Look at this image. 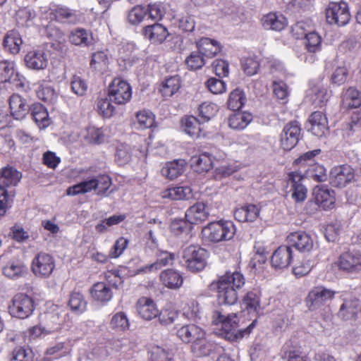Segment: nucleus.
I'll return each instance as SVG.
<instances>
[{
  "label": "nucleus",
  "mask_w": 361,
  "mask_h": 361,
  "mask_svg": "<svg viewBox=\"0 0 361 361\" xmlns=\"http://www.w3.org/2000/svg\"><path fill=\"white\" fill-rule=\"evenodd\" d=\"M245 100L246 98L243 92L237 88L230 93L228 99V106L233 111H238L243 106Z\"/></svg>",
  "instance_id": "5fc2aeb1"
},
{
  "label": "nucleus",
  "mask_w": 361,
  "mask_h": 361,
  "mask_svg": "<svg viewBox=\"0 0 361 361\" xmlns=\"http://www.w3.org/2000/svg\"><path fill=\"white\" fill-rule=\"evenodd\" d=\"M209 216L207 205L204 202H197L185 212V218L192 224L206 221Z\"/></svg>",
  "instance_id": "412c9836"
},
{
  "label": "nucleus",
  "mask_w": 361,
  "mask_h": 361,
  "mask_svg": "<svg viewBox=\"0 0 361 361\" xmlns=\"http://www.w3.org/2000/svg\"><path fill=\"white\" fill-rule=\"evenodd\" d=\"M303 176L300 173L294 171L288 174L287 180L288 188H290L291 197L296 202H303L307 197V188L302 183Z\"/></svg>",
  "instance_id": "9d476101"
},
{
  "label": "nucleus",
  "mask_w": 361,
  "mask_h": 361,
  "mask_svg": "<svg viewBox=\"0 0 361 361\" xmlns=\"http://www.w3.org/2000/svg\"><path fill=\"white\" fill-rule=\"evenodd\" d=\"M259 208L252 204H246L234 212L235 219L240 222H253L259 215Z\"/></svg>",
  "instance_id": "393cba45"
},
{
  "label": "nucleus",
  "mask_w": 361,
  "mask_h": 361,
  "mask_svg": "<svg viewBox=\"0 0 361 361\" xmlns=\"http://www.w3.org/2000/svg\"><path fill=\"white\" fill-rule=\"evenodd\" d=\"M184 130L191 137H198L200 136L202 121L195 116H188L182 121Z\"/></svg>",
  "instance_id": "c03bdc74"
},
{
  "label": "nucleus",
  "mask_w": 361,
  "mask_h": 361,
  "mask_svg": "<svg viewBox=\"0 0 361 361\" xmlns=\"http://www.w3.org/2000/svg\"><path fill=\"white\" fill-rule=\"evenodd\" d=\"M26 66L32 70H44L48 65V56L44 49H36L28 51L25 56Z\"/></svg>",
  "instance_id": "2eb2a0df"
},
{
  "label": "nucleus",
  "mask_w": 361,
  "mask_h": 361,
  "mask_svg": "<svg viewBox=\"0 0 361 361\" xmlns=\"http://www.w3.org/2000/svg\"><path fill=\"white\" fill-rule=\"evenodd\" d=\"M91 40L90 33L83 28L75 29L69 35L70 42L77 46L87 47L91 43Z\"/></svg>",
  "instance_id": "37998d69"
},
{
  "label": "nucleus",
  "mask_w": 361,
  "mask_h": 361,
  "mask_svg": "<svg viewBox=\"0 0 361 361\" xmlns=\"http://www.w3.org/2000/svg\"><path fill=\"white\" fill-rule=\"evenodd\" d=\"M180 87V80L178 75L166 78L161 84L160 92L165 97L173 96Z\"/></svg>",
  "instance_id": "a18cd8bd"
},
{
  "label": "nucleus",
  "mask_w": 361,
  "mask_h": 361,
  "mask_svg": "<svg viewBox=\"0 0 361 361\" xmlns=\"http://www.w3.org/2000/svg\"><path fill=\"white\" fill-rule=\"evenodd\" d=\"M165 196L176 200H188L193 197V192L188 186H178L169 188L167 190V195H165Z\"/></svg>",
  "instance_id": "09e8293b"
},
{
  "label": "nucleus",
  "mask_w": 361,
  "mask_h": 361,
  "mask_svg": "<svg viewBox=\"0 0 361 361\" xmlns=\"http://www.w3.org/2000/svg\"><path fill=\"white\" fill-rule=\"evenodd\" d=\"M111 102H112L110 99L106 97L98 98L97 100V111L105 118H110L115 111V108Z\"/></svg>",
  "instance_id": "e2e57ef3"
},
{
  "label": "nucleus",
  "mask_w": 361,
  "mask_h": 361,
  "mask_svg": "<svg viewBox=\"0 0 361 361\" xmlns=\"http://www.w3.org/2000/svg\"><path fill=\"white\" fill-rule=\"evenodd\" d=\"M360 310L358 300L345 301L341 306L339 314L345 319L354 318Z\"/></svg>",
  "instance_id": "8fccbe9b"
},
{
  "label": "nucleus",
  "mask_w": 361,
  "mask_h": 361,
  "mask_svg": "<svg viewBox=\"0 0 361 361\" xmlns=\"http://www.w3.org/2000/svg\"><path fill=\"white\" fill-rule=\"evenodd\" d=\"M341 102L345 108H357L361 105V92L353 87H349L343 90Z\"/></svg>",
  "instance_id": "7c9ffc66"
},
{
  "label": "nucleus",
  "mask_w": 361,
  "mask_h": 361,
  "mask_svg": "<svg viewBox=\"0 0 361 361\" xmlns=\"http://www.w3.org/2000/svg\"><path fill=\"white\" fill-rule=\"evenodd\" d=\"M326 21L338 26L345 25L350 20V14L345 2H331L326 9Z\"/></svg>",
  "instance_id": "423d86ee"
},
{
  "label": "nucleus",
  "mask_w": 361,
  "mask_h": 361,
  "mask_svg": "<svg viewBox=\"0 0 361 361\" xmlns=\"http://www.w3.org/2000/svg\"><path fill=\"white\" fill-rule=\"evenodd\" d=\"M316 204L324 209H330L335 203L334 192L326 186L317 185L313 190Z\"/></svg>",
  "instance_id": "6ab92c4d"
},
{
  "label": "nucleus",
  "mask_w": 361,
  "mask_h": 361,
  "mask_svg": "<svg viewBox=\"0 0 361 361\" xmlns=\"http://www.w3.org/2000/svg\"><path fill=\"white\" fill-rule=\"evenodd\" d=\"M130 323L127 314L118 312L113 314L109 322V327L116 332H124L129 329Z\"/></svg>",
  "instance_id": "79ce46f5"
},
{
  "label": "nucleus",
  "mask_w": 361,
  "mask_h": 361,
  "mask_svg": "<svg viewBox=\"0 0 361 361\" xmlns=\"http://www.w3.org/2000/svg\"><path fill=\"white\" fill-rule=\"evenodd\" d=\"M192 228V224L183 219H174L170 225V230L173 235L186 239L191 238Z\"/></svg>",
  "instance_id": "c9c22d12"
},
{
  "label": "nucleus",
  "mask_w": 361,
  "mask_h": 361,
  "mask_svg": "<svg viewBox=\"0 0 361 361\" xmlns=\"http://www.w3.org/2000/svg\"><path fill=\"white\" fill-rule=\"evenodd\" d=\"M147 15V10L142 6L133 7L128 15V20L132 25H137L141 23Z\"/></svg>",
  "instance_id": "69168bd1"
},
{
  "label": "nucleus",
  "mask_w": 361,
  "mask_h": 361,
  "mask_svg": "<svg viewBox=\"0 0 361 361\" xmlns=\"http://www.w3.org/2000/svg\"><path fill=\"white\" fill-rule=\"evenodd\" d=\"M339 269L347 273H357L361 271V254L359 252L343 253L338 259Z\"/></svg>",
  "instance_id": "4468645a"
},
{
  "label": "nucleus",
  "mask_w": 361,
  "mask_h": 361,
  "mask_svg": "<svg viewBox=\"0 0 361 361\" xmlns=\"http://www.w3.org/2000/svg\"><path fill=\"white\" fill-rule=\"evenodd\" d=\"M22 44L23 40L20 34L15 30L8 32L3 42L4 49L12 54L19 53Z\"/></svg>",
  "instance_id": "473e14b6"
},
{
  "label": "nucleus",
  "mask_w": 361,
  "mask_h": 361,
  "mask_svg": "<svg viewBox=\"0 0 361 361\" xmlns=\"http://www.w3.org/2000/svg\"><path fill=\"white\" fill-rule=\"evenodd\" d=\"M82 137L90 144H99L104 140V133L102 128L88 126L82 133Z\"/></svg>",
  "instance_id": "864d4df0"
},
{
  "label": "nucleus",
  "mask_w": 361,
  "mask_h": 361,
  "mask_svg": "<svg viewBox=\"0 0 361 361\" xmlns=\"http://www.w3.org/2000/svg\"><path fill=\"white\" fill-rule=\"evenodd\" d=\"M261 22L264 29L275 31L283 30L287 25L286 18L283 15L276 13H269L264 15L262 18Z\"/></svg>",
  "instance_id": "bb28decb"
},
{
  "label": "nucleus",
  "mask_w": 361,
  "mask_h": 361,
  "mask_svg": "<svg viewBox=\"0 0 361 361\" xmlns=\"http://www.w3.org/2000/svg\"><path fill=\"white\" fill-rule=\"evenodd\" d=\"M260 293L254 290L248 292L243 298V304L249 313H257L260 307Z\"/></svg>",
  "instance_id": "49530a36"
},
{
  "label": "nucleus",
  "mask_w": 361,
  "mask_h": 361,
  "mask_svg": "<svg viewBox=\"0 0 361 361\" xmlns=\"http://www.w3.org/2000/svg\"><path fill=\"white\" fill-rule=\"evenodd\" d=\"M9 107L11 114L16 120L23 118L30 109L26 100L17 94H14L10 97Z\"/></svg>",
  "instance_id": "4be33fe9"
},
{
  "label": "nucleus",
  "mask_w": 361,
  "mask_h": 361,
  "mask_svg": "<svg viewBox=\"0 0 361 361\" xmlns=\"http://www.w3.org/2000/svg\"><path fill=\"white\" fill-rule=\"evenodd\" d=\"M290 247H295L300 252H309L314 247V241L311 235L303 231L290 233L287 237Z\"/></svg>",
  "instance_id": "f8f14e48"
},
{
  "label": "nucleus",
  "mask_w": 361,
  "mask_h": 361,
  "mask_svg": "<svg viewBox=\"0 0 361 361\" xmlns=\"http://www.w3.org/2000/svg\"><path fill=\"white\" fill-rule=\"evenodd\" d=\"M68 305L73 312L82 313L86 309L87 302L82 295L78 292H73L70 295Z\"/></svg>",
  "instance_id": "052dcab7"
},
{
  "label": "nucleus",
  "mask_w": 361,
  "mask_h": 361,
  "mask_svg": "<svg viewBox=\"0 0 361 361\" xmlns=\"http://www.w3.org/2000/svg\"><path fill=\"white\" fill-rule=\"evenodd\" d=\"M12 317L24 319L28 318L35 310L33 299L25 293L15 295L8 307Z\"/></svg>",
  "instance_id": "7ed1b4c3"
},
{
  "label": "nucleus",
  "mask_w": 361,
  "mask_h": 361,
  "mask_svg": "<svg viewBox=\"0 0 361 361\" xmlns=\"http://www.w3.org/2000/svg\"><path fill=\"white\" fill-rule=\"evenodd\" d=\"M200 119L202 123L209 121L218 111V106L214 103L205 102L198 109Z\"/></svg>",
  "instance_id": "13d9d810"
},
{
  "label": "nucleus",
  "mask_w": 361,
  "mask_h": 361,
  "mask_svg": "<svg viewBox=\"0 0 361 361\" xmlns=\"http://www.w3.org/2000/svg\"><path fill=\"white\" fill-rule=\"evenodd\" d=\"M207 255L206 250L196 245H190L183 250V259L188 270L197 272L204 268Z\"/></svg>",
  "instance_id": "20e7f679"
},
{
  "label": "nucleus",
  "mask_w": 361,
  "mask_h": 361,
  "mask_svg": "<svg viewBox=\"0 0 361 361\" xmlns=\"http://www.w3.org/2000/svg\"><path fill=\"white\" fill-rule=\"evenodd\" d=\"M185 166V162L184 160H174L166 164L161 169V173L168 178L173 180L183 173Z\"/></svg>",
  "instance_id": "4c0bfd02"
},
{
  "label": "nucleus",
  "mask_w": 361,
  "mask_h": 361,
  "mask_svg": "<svg viewBox=\"0 0 361 361\" xmlns=\"http://www.w3.org/2000/svg\"><path fill=\"white\" fill-rule=\"evenodd\" d=\"M304 39L305 49L309 53L315 54L321 50L322 37L317 32L312 30Z\"/></svg>",
  "instance_id": "3c124183"
},
{
  "label": "nucleus",
  "mask_w": 361,
  "mask_h": 361,
  "mask_svg": "<svg viewBox=\"0 0 361 361\" xmlns=\"http://www.w3.org/2000/svg\"><path fill=\"white\" fill-rule=\"evenodd\" d=\"M149 361H173V355L169 350L154 346L150 350Z\"/></svg>",
  "instance_id": "0e129e2a"
},
{
  "label": "nucleus",
  "mask_w": 361,
  "mask_h": 361,
  "mask_svg": "<svg viewBox=\"0 0 361 361\" xmlns=\"http://www.w3.org/2000/svg\"><path fill=\"white\" fill-rule=\"evenodd\" d=\"M97 184L94 183V177L87 178L78 184L69 187L66 193L68 195H77L79 194H85L90 192L93 190H96Z\"/></svg>",
  "instance_id": "a19ab883"
},
{
  "label": "nucleus",
  "mask_w": 361,
  "mask_h": 361,
  "mask_svg": "<svg viewBox=\"0 0 361 361\" xmlns=\"http://www.w3.org/2000/svg\"><path fill=\"white\" fill-rule=\"evenodd\" d=\"M306 176L316 182H324L327 180L325 168L318 164H314L309 166L306 171Z\"/></svg>",
  "instance_id": "4d7b16f0"
},
{
  "label": "nucleus",
  "mask_w": 361,
  "mask_h": 361,
  "mask_svg": "<svg viewBox=\"0 0 361 361\" xmlns=\"http://www.w3.org/2000/svg\"><path fill=\"white\" fill-rule=\"evenodd\" d=\"M159 279L162 284L170 289H178L183 283V277L181 274L173 269L162 271Z\"/></svg>",
  "instance_id": "a878e982"
},
{
  "label": "nucleus",
  "mask_w": 361,
  "mask_h": 361,
  "mask_svg": "<svg viewBox=\"0 0 361 361\" xmlns=\"http://www.w3.org/2000/svg\"><path fill=\"white\" fill-rule=\"evenodd\" d=\"M336 291L324 286H316L308 293L307 305L310 310L313 311L331 301L334 298Z\"/></svg>",
  "instance_id": "0eeeda50"
},
{
  "label": "nucleus",
  "mask_w": 361,
  "mask_h": 361,
  "mask_svg": "<svg viewBox=\"0 0 361 361\" xmlns=\"http://www.w3.org/2000/svg\"><path fill=\"white\" fill-rule=\"evenodd\" d=\"M54 268V259L48 253L39 252L32 259L31 270L37 277H49L53 272Z\"/></svg>",
  "instance_id": "1a4fd4ad"
},
{
  "label": "nucleus",
  "mask_w": 361,
  "mask_h": 361,
  "mask_svg": "<svg viewBox=\"0 0 361 361\" xmlns=\"http://www.w3.org/2000/svg\"><path fill=\"white\" fill-rule=\"evenodd\" d=\"M252 115L246 112H236L230 116L228 126L235 130L244 129L252 121Z\"/></svg>",
  "instance_id": "ea45409f"
},
{
  "label": "nucleus",
  "mask_w": 361,
  "mask_h": 361,
  "mask_svg": "<svg viewBox=\"0 0 361 361\" xmlns=\"http://www.w3.org/2000/svg\"><path fill=\"white\" fill-rule=\"evenodd\" d=\"M273 92L276 97L284 102L289 96V88L282 80H274L272 83Z\"/></svg>",
  "instance_id": "774afa93"
},
{
  "label": "nucleus",
  "mask_w": 361,
  "mask_h": 361,
  "mask_svg": "<svg viewBox=\"0 0 361 361\" xmlns=\"http://www.w3.org/2000/svg\"><path fill=\"white\" fill-rule=\"evenodd\" d=\"M300 126L297 121L286 124L281 134V145L284 150L292 149L298 142Z\"/></svg>",
  "instance_id": "9b49d317"
},
{
  "label": "nucleus",
  "mask_w": 361,
  "mask_h": 361,
  "mask_svg": "<svg viewBox=\"0 0 361 361\" xmlns=\"http://www.w3.org/2000/svg\"><path fill=\"white\" fill-rule=\"evenodd\" d=\"M109 97L112 102L118 105L128 103L132 97L130 84L121 78H116L109 86Z\"/></svg>",
  "instance_id": "39448f33"
},
{
  "label": "nucleus",
  "mask_w": 361,
  "mask_h": 361,
  "mask_svg": "<svg viewBox=\"0 0 361 361\" xmlns=\"http://www.w3.org/2000/svg\"><path fill=\"white\" fill-rule=\"evenodd\" d=\"M36 93L39 99L49 104L55 103L58 98V92L53 85L46 80H42L38 82Z\"/></svg>",
  "instance_id": "cd10ccee"
},
{
  "label": "nucleus",
  "mask_w": 361,
  "mask_h": 361,
  "mask_svg": "<svg viewBox=\"0 0 361 361\" xmlns=\"http://www.w3.org/2000/svg\"><path fill=\"white\" fill-rule=\"evenodd\" d=\"M190 165L195 171L201 173L207 172L212 169V161L209 154L203 153L192 157Z\"/></svg>",
  "instance_id": "e433bc0d"
},
{
  "label": "nucleus",
  "mask_w": 361,
  "mask_h": 361,
  "mask_svg": "<svg viewBox=\"0 0 361 361\" xmlns=\"http://www.w3.org/2000/svg\"><path fill=\"white\" fill-rule=\"evenodd\" d=\"M138 314L145 320H152L159 314V310L154 301L151 298H140L136 303Z\"/></svg>",
  "instance_id": "aec40b11"
},
{
  "label": "nucleus",
  "mask_w": 361,
  "mask_h": 361,
  "mask_svg": "<svg viewBox=\"0 0 361 361\" xmlns=\"http://www.w3.org/2000/svg\"><path fill=\"white\" fill-rule=\"evenodd\" d=\"M56 18L63 23H75L78 20L75 11L67 7H59L55 10Z\"/></svg>",
  "instance_id": "680f3d73"
},
{
  "label": "nucleus",
  "mask_w": 361,
  "mask_h": 361,
  "mask_svg": "<svg viewBox=\"0 0 361 361\" xmlns=\"http://www.w3.org/2000/svg\"><path fill=\"white\" fill-rule=\"evenodd\" d=\"M91 295L97 301L109 302L113 296V293L108 284L104 282L95 283L91 289Z\"/></svg>",
  "instance_id": "f704fd0d"
},
{
  "label": "nucleus",
  "mask_w": 361,
  "mask_h": 361,
  "mask_svg": "<svg viewBox=\"0 0 361 361\" xmlns=\"http://www.w3.org/2000/svg\"><path fill=\"white\" fill-rule=\"evenodd\" d=\"M236 229L233 221L220 220L208 224L202 230V238L211 243H220L231 240Z\"/></svg>",
  "instance_id": "f03ea898"
},
{
  "label": "nucleus",
  "mask_w": 361,
  "mask_h": 361,
  "mask_svg": "<svg viewBox=\"0 0 361 361\" xmlns=\"http://www.w3.org/2000/svg\"><path fill=\"white\" fill-rule=\"evenodd\" d=\"M22 174L12 166H7L0 171V187L16 186L20 180Z\"/></svg>",
  "instance_id": "c756f323"
},
{
  "label": "nucleus",
  "mask_w": 361,
  "mask_h": 361,
  "mask_svg": "<svg viewBox=\"0 0 361 361\" xmlns=\"http://www.w3.org/2000/svg\"><path fill=\"white\" fill-rule=\"evenodd\" d=\"M109 57L106 51H97L92 55L90 66L95 70L103 71L107 68Z\"/></svg>",
  "instance_id": "bf43d9fd"
},
{
  "label": "nucleus",
  "mask_w": 361,
  "mask_h": 361,
  "mask_svg": "<svg viewBox=\"0 0 361 361\" xmlns=\"http://www.w3.org/2000/svg\"><path fill=\"white\" fill-rule=\"evenodd\" d=\"M238 322L236 314L224 315L221 312H214L213 323L221 331L219 334L222 336L230 338L234 335L238 329Z\"/></svg>",
  "instance_id": "6e6552de"
},
{
  "label": "nucleus",
  "mask_w": 361,
  "mask_h": 361,
  "mask_svg": "<svg viewBox=\"0 0 361 361\" xmlns=\"http://www.w3.org/2000/svg\"><path fill=\"white\" fill-rule=\"evenodd\" d=\"M312 30L313 25L310 20L298 21L292 27L293 35L296 39L305 38Z\"/></svg>",
  "instance_id": "6e6d98bb"
},
{
  "label": "nucleus",
  "mask_w": 361,
  "mask_h": 361,
  "mask_svg": "<svg viewBox=\"0 0 361 361\" xmlns=\"http://www.w3.org/2000/svg\"><path fill=\"white\" fill-rule=\"evenodd\" d=\"M354 178L353 169L348 165L337 166L330 172V181L333 186L342 188L350 183Z\"/></svg>",
  "instance_id": "ddd939ff"
},
{
  "label": "nucleus",
  "mask_w": 361,
  "mask_h": 361,
  "mask_svg": "<svg viewBox=\"0 0 361 361\" xmlns=\"http://www.w3.org/2000/svg\"><path fill=\"white\" fill-rule=\"evenodd\" d=\"M157 259L155 262L137 269V274L148 273L154 270H157L162 267L171 264L174 260V255L167 251L157 250Z\"/></svg>",
  "instance_id": "b1692460"
},
{
  "label": "nucleus",
  "mask_w": 361,
  "mask_h": 361,
  "mask_svg": "<svg viewBox=\"0 0 361 361\" xmlns=\"http://www.w3.org/2000/svg\"><path fill=\"white\" fill-rule=\"evenodd\" d=\"M197 47L200 54L205 58H212L221 50V47L217 41L207 37L201 38L197 43Z\"/></svg>",
  "instance_id": "c85d7f7f"
},
{
  "label": "nucleus",
  "mask_w": 361,
  "mask_h": 361,
  "mask_svg": "<svg viewBox=\"0 0 361 361\" xmlns=\"http://www.w3.org/2000/svg\"><path fill=\"white\" fill-rule=\"evenodd\" d=\"M31 115L39 128H45L49 125V118L47 110L40 103L33 104L30 109Z\"/></svg>",
  "instance_id": "2f4dec72"
},
{
  "label": "nucleus",
  "mask_w": 361,
  "mask_h": 361,
  "mask_svg": "<svg viewBox=\"0 0 361 361\" xmlns=\"http://www.w3.org/2000/svg\"><path fill=\"white\" fill-rule=\"evenodd\" d=\"M145 37L149 39L152 43H162L168 37L167 29L159 23H154L145 26L142 30Z\"/></svg>",
  "instance_id": "5701e85b"
},
{
  "label": "nucleus",
  "mask_w": 361,
  "mask_h": 361,
  "mask_svg": "<svg viewBox=\"0 0 361 361\" xmlns=\"http://www.w3.org/2000/svg\"><path fill=\"white\" fill-rule=\"evenodd\" d=\"M26 271V267L20 261H11L3 269L4 276L12 279L23 276Z\"/></svg>",
  "instance_id": "58836bf2"
},
{
  "label": "nucleus",
  "mask_w": 361,
  "mask_h": 361,
  "mask_svg": "<svg viewBox=\"0 0 361 361\" xmlns=\"http://www.w3.org/2000/svg\"><path fill=\"white\" fill-rule=\"evenodd\" d=\"M307 129L315 136L325 135L329 129L326 116L321 111L313 112L309 118Z\"/></svg>",
  "instance_id": "dca6fc26"
},
{
  "label": "nucleus",
  "mask_w": 361,
  "mask_h": 361,
  "mask_svg": "<svg viewBox=\"0 0 361 361\" xmlns=\"http://www.w3.org/2000/svg\"><path fill=\"white\" fill-rule=\"evenodd\" d=\"M18 78L20 84L25 79L18 73L15 74L14 63L13 61L3 60L0 61V80L1 82H13Z\"/></svg>",
  "instance_id": "72a5a7b5"
},
{
  "label": "nucleus",
  "mask_w": 361,
  "mask_h": 361,
  "mask_svg": "<svg viewBox=\"0 0 361 361\" xmlns=\"http://www.w3.org/2000/svg\"><path fill=\"white\" fill-rule=\"evenodd\" d=\"M245 283V278L240 272H226L217 281L212 282L210 288L216 290L219 304L231 305L238 301V291Z\"/></svg>",
  "instance_id": "f257e3e1"
},
{
  "label": "nucleus",
  "mask_w": 361,
  "mask_h": 361,
  "mask_svg": "<svg viewBox=\"0 0 361 361\" xmlns=\"http://www.w3.org/2000/svg\"><path fill=\"white\" fill-rule=\"evenodd\" d=\"M177 336L185 343H195V342L203 338L205 332L202 329L195 324H186L177 329Z\"/></svg>",
  "instance_id": "a211bd4d"
},
{
  "label": "nucleus",
  "mask_w": 361,
  "mask_h": 361,
  "mask_svg": "<svg viewBox=\"0 0 361 361\" xmlns=\"http://www.w3.org/2000/svg\"><path fill=\"white\" fill-rule=\"evenodd\" d=\"M136 123L138 128H150L153 127L155 123V116L150 111H140L136 114Z\"/></svg>",
  "instance_id": "603ef678"
},
{
  "label": "nucleus",
  "mask_w": 361,
  "mask_h": 361,
  "mask_svg": "<svg viewBox=\"0 0 361 361\" xmlns=\"http://www.w3.org/2000/svg\"><path fill=\"white\" fill-rule=\"evenodd\" d=\"M293 258L292 248L288 245H281L272 254L271 264L275 269H284L290 264Z\"/></svg>",
  "instance_id": "f3484780"
},
{
  "label": "nucleus",
  "mask_w": 361,
  "mask_h": 361,
  "mask_svg": "<svg viewBox=\"0 0 361 361\" xmlns=\"http://www.w3.org/2000/svg\"><path fill=\"white\" fill-rule=\"evenodd\" d=\"M204 58L199 50L197 51H192L185 59V63L189 69L197 70L205 64Z\"/></svg>",
  "instance_id": "338daca9"
},
{
  "label": "nucleus",
  "mask_w": 361,
  "mask_h": 361,
  "mask_svg": "<svg viewBox=\"0 0 361 361\" xmlns=\"http://www.w3.org/2000/svg\"><path fill=\"white\" fill-rule=\"evenodd\" d=\"M214 348V344L207 341L205 336L191 345L192 353L197 357L208 356Z\"/></svg>",
  "instance_id": "de8ad7c7"
}]
</instances>
